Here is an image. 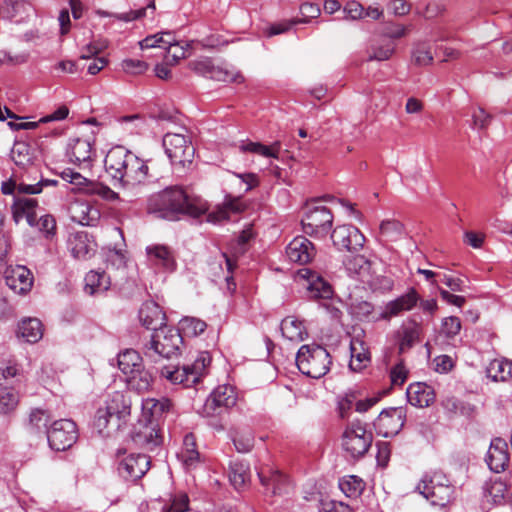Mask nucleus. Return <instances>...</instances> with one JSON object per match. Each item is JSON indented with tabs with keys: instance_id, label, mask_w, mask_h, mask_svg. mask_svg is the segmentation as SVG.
Masks as SVG:
<instances>
[{
	"instance_id": "nucleus-1",
	"label": "nucleus",
	"mask_w": 512,
	"mask_h": 512,
	"mask_svg": "<svg viewBox=\"0 0 512 512\" xmlns=\"http://www.w3.org/2000/svg\"><path fill=\"white\" fill-rule=\"evenodd\" d=\"M209 209L208 203L200 196L189 194L180 186L167 187L149 201V211L165 219H176L179 215L197 218Z\"/></svg>"
},
{
	"instance_id": "nucleus-2",
	"label": "nucleus",
	"mask_w": 512,
	"mask_h": 512,
	"mask_svg": "<svg viewBox=\"0 0 512 512\" xmlns=\"http://www.w3.org/2000/svg\"><path fill=\"white\" fill-rule=\"evenodd\" d=\"M148 162L123 146L111 148L104 160L106 172L125 188L144 185L148 181L151 177Z\"/></svg>"
},
{
	"instance_id": "nucleus-3",
	"label": "nucleus",
	"mask_w": 512,
	"mask_h": 512,
	"mask_svg": "<svg viewBox=\"0 0 512 512\" xmlns=\"http://www.w3.org/2000/svg\"><path fill=\"white\" fill-rule=\"evenodd\" d=\"M131 413V402L119 391L107 395L97 408L94 427L99 434L110 436L126 423Z\"/></svg>"
},
{
	"instance_id": "nucleus-4",
	"label": "nucleus",
	"mask_w": 512,
	"mask_h": 512,
	"mask_svg": "<svg viewBox=\"0 0 512 512\" xmlns=\"http://www.w3.org/2000/svg\"><path fill=\"white\" fill-rule=\"evenodd\" d=\"M211 360L210 353L202 351L198 354L193 363L183 366L172 364L162 365L159 368V373L162 378L172 385H181L184 388H190L196 386L207 374Z\"/></svg>"
},
{
	"instance_id": "nucleus-5",
	"label": "nucleus",
	"mask_w": 512,
	"mask_h": 512,
	"mask_svg": "<svg viewBox=\"0 0 512 512\" xmlns=\"http://www.w3.org/2000/svg\"><path fill=\"white\" fill-rule=\"evenodd\" d=\"M331 357L328 351L317 344L302 345L296 355L298 369L311 378H321L330 370Z\"/></svg>"
},
{
	"instance_id": "nucleus-6",
	"label": "nucleus",
	"mask_w": 512,
	"mask_h": 512,
	"mask_svg": "<svg viewBox=\"0 0 512 512\" xmlns=\"http://www.w3.org/2000/svg\"><path fill=\"white\" fill-rule=\"evenodd\" d=\"M417 490L433 506L444 507L453 497L454 488L449 479L442 472H433L426 474L419 484Z\"/></svg>"
},
{
	"instance_id": "nucleus-7",
	"label": "nucleus",
	"mask_w": 512,
	"mask_h": 512,
	"mask_svg": "<svg viewBox=\"0 0 512 512\" xmlns=\"http://www.w3.org/2000/svg\"><path fill=\"white\" fill-rule=\"evenodd\" d=\"M181 343L179 330L164 326L152 334L145 347V356L154 362H157L158 358H170L177 353Z\"/></svg>"
},
{
	"instance_id": "nucleus-8",
	"label": "nucleus",
	"mask_w": 512,
	"mask_h": 512,
	"mask_svg": "<svg viewBox=\"0 0 512 512\" xmlns=\"http://www.w3.org/2000/svg\"><path fill=\"white\" fill-rule=\"evenodd\" d=\"M166 155L174 166L185 168L194 159L195 148L190 138L180 133H166L163 137Z\"/></svg>"
},
{
	"instance_id": "nucleus-9",
	"label": "nucleus",
	"mask_w": 512,
	"mask_h": 512,
	"mask_svg": "<svg viewBox=\"0 0 512 512\" xmlns=\"http://www.w3.org/2000/svg\"><path fill=\"white\" fill-rule=\"evenodd\" d=\"M373 435L360 422L348 425L342 435V447L351 458H360L371 447Z\"/></svg>"
},
{
	"instance_id": "nucleus-10",
	"label": "nucleus",
	"mask_w": 512,
	"mask_h": 512,
	"mask_svg": "<svg viewBox=\"0 0 512 512\" xmlns=\"http://www.w3.org/2000/svg\"><path fill=\"white\" fill-rule=\"evenodd\" d=\"M49 446L56 451H65L73 446L78 439L76 423L70 419L54 421L47 430Z\"/></svg>"
},
{
	"instance_id": "nucleus-11",
	"label": "nucleus",
	"mask_w": 512,
	"mask_h": 512,
	"mask_svg": "<svg viewBox=\"0 0 512 512\" xmlns=\"http://www.w3.org/2000/svg\"><path fill=\"white\" fill-rule=\"evenodd\" d=\"M61 177L75 186V189L79 192L89 194V195H97L104 200L114 201L118 199V193L114 192L110 187L87 179L82 176L80 173L75 172L71 169H66L61 173Z\"/></svg>"
},
{
	"instance_id": "nucleus-12",
	"label": "nucleus",
	"mask_w": 512,
	"mask_h": 512,
	"mask_svg": "<svg viewBox=\"0 0 512 512\" xmlns=\"http://www.w3.org/2000/svg\"><path fill=\"white\" fill-rule=\"evenodd\" d=\"M306 234L323 237L330 230L333 223V215L324 206L309 208L301 221Z\"/></svg>"
},
{
	"instance_id": "nucleus-13",
	"label": "nucleus",
	"mask_w": 512,
	"mask_h": 512,
	"mask_svg": "<svg viewBox=\"0 0 512 512\" xmlns=\"http://www.w3.org/2000/svg\"><path fill=\"white\" fill-rule=\"evenodd\" d=\"M189 67L195 73L217 81L234 83H242L244 81V77L241 73H234L221 66H217L207 57L191 61Z\"/></svg>"
},
{
	"instance_id": "nucleus-14",
	"label": "nucleus",
	"mask_w": 512,
	"mask_h": 512,
	"mask_svg": "<svg viewBox=\"0 0 512 512\" xmlns=\"http://www.w3.org/2000/svg\"><path fill=\"white\" fill-rule=\"evenodd\" d=\"M406 420V412L402 407H391L383 410L375 420V428L384 437L397 435Z\"/></svg>"
},
{
	"instance_id": "nucleus-15",
	"label": "nucleus",
	"mask_w": 512,
	"mask_h": 512,
	"mask_svg": "<svg viewBox=\"0 0 512 512\" xmlns=\"http://www.w3.org/2000/svg\"><path fill=\"white\" fill-rule=\"evenodd\" d=\"M331 239L338 249L351 252L361 250L365 243V236L353 225L337 226L331 234Z\"/></svg>"
},
{
	"instance_id": "nucleus-16",
	"label": "nucleus",
	"mask_w": 512,
	"mask_h": 512,
	"mask_svg": "<svg viewBox=\"0 0 512 512\" xmlns=\"http://www.w3.org/2000/svg\"><path fill=\"white\" fill-rule=\"evenodd\" d=\"M297 277L306 281V290L310 298L330 299L333 296L331 284L317 272L309 268H302L298 270Z\"/></svg>"
},
{
	"instance_id": "nucleus-17",
	"label": "nucleus",
	"mask_w": 512,
	"mask_h": 512,
	"mask_svg": "<svg viewBox=\"0 0 512 512\" xmlns=\"http://www.w3.org/2000/svg\"><path fill=\"white\" fill-rule=\"evenodd\" d=\"M26 195H16L14 197L11 206L12 219L16 224L25 219L29 226L35 227L37 225L38 201Z\"/></svg>"
},
{
	"instance_id": "nucleus-18",
	"label": "nucleus",
	"mask_w": 512,
	"mask_h": 512,
	"mask_svg": "<svg viewBox=\"0 0 512 512\" xmlns=\"http://www.w3.org/2000/svg\"><path fill=\"white\" fill-rule=\"evenodd\" d=\"M150 468V458L145 454H130L119 462V474L131 481L142 478Z\"/></svg>"
},
{
	"instance_id": "nucleus-19",
	"label": "nucleus",
	"mask_w": 512,
	"mask_h": 512,
	"mask_svg": "<svg viewBox=\"0 0 512 512\" xmlns=\"http://www.w3.org/2000/svg\"><path fill=\"white\" fill-rule=\"evenodd\" d=\"M264 493L269 496L282 495L288 492L287 477L278 470L261 469L257 472Z\"/></svg>"
},
{
	"instance_id": "nucleus-20",
	"label": "nucleus",
	"mask_w": 512,
	"mask_h": 512,
	"mask_svg": "<svg viewBox=\"0 0 512 512\" xmlns=\"http://www.w3.org/2000/svg\"><path fill=\"white\" fill-rule=\"evenodd\" d=\"M286 255L291 262L306 264L315 256V248L306 237L298 236L288 244Z\"/></svg>"
},
{
	"instance_id": "nucleus-21",
	"label": "nucleus",
	"mask_w": 512,
	"mask_h": 512,
	"mask_svg": "<svg viewBox=\"0 0 512 512\" xmlns=\"http://www.w3.org/2000/svg\"><path fill=\"white\" fill-rule=\"evenodd\" d=\"M489 468L496 473L504 471L509 463L508 446L505 440L495 438L492 440L486 456Z\"/></svg>"
},
{
	"instance_id": "nucleus-22",
	"label": "nucleus",
	"mask_w": 512,
	"mask_h": 512,
	"mask_svg": "<svg viewBox=\"0 0 512 512\" xmlns=\"http://www.w3.org/2000/svg\"><path fill=\"white\" fill-rule=\"evenodd\" d=\"M419 299L420 297L416 290L411 288L406 294L388 302L381 313V318L388 320L400 315L402 312L410 311L416 306Z\"/></svg>"
},
{
	"instance_id": "nucleus-23",
	"label": "nucleus",
	"mask_w": 512,
	"mask_h": 512,
	"mask_svg": "<svg viewBox=\"0 0 512 512\" xmlns=\"http://www.w3.org/2000/svg\"><path fill=\"white\" fill-rule=\"evenodd\" d=\"M165 313L154 301H146L139 310V320L143 326L154 332L165 325Z\"/></svg>"
},
{
	"instance_id": "nucleus-24",
	"label": "nucleus",
	"mask_w": 512,
	"mask_h": 512,
	"mask_svg": "<svg viewBox=\"0 0 512 512\" xmlns=\"http://www.w3.org/2000/svg\"><path fill=\"white\" fill-rule=\"evenodd\" d=\"M68 156L71 162L89 167L95 156L92 141L80 138L72 140L69 144Z\"/></svg>"
},
{
	"instance_id": "nucleus-25",
	"label": "nucleus",
	"mask_w": 512,
	"mask_h": 512,
	"mask_svg": "<svg viewBox=\"0 0 512 512\" xmlns=\"http://www.w3.org/2000/svg\"><path fill=\"white\" fill-rule=\"evenodd\" d=\"M6 284L16 293L25 294L31 290L33 276L29 269L17 266L6 273Z\"/></svg>"
},
{
	"instance_id": "nucleus-26",
	"label": "nucleus",
	"mask_w": 512,
	"mask_h": 512,
	"mask_svg": "<svg viewBox=\"0 0 512 512\" xmlns=\"http://www.w3.org/2000/svg\"><path fill=\"white\" fill-rule=\"evenodd\" d=\"M245 209L246 205L240 197L228 195L225 197L222 205L217 206L214 211L208 214L207 220L212 223L228 220L230 214H238L243 212Z\"/></svg>"
},
{
	"instance_id": "nucleus-27",
	"label": "nucleus",
	"mask_w": 512,
	"mask_h": 512,
	"mask_svg": "<svg viewBox=\"0 0 512 512\" xmlns=\"http://www.w3.org/2000/svg\"><path fill=\"white\" fill-rule=\"evenodd\" d=\"M72 255L77 259H87L96 250V243L86 232H76L69 238Z\"/></svg>"
},
{
	"instance_id": "nucleus-28",
	"label": "nucleus",
	"mask_w": 512,
	"mask_h": 512,
	"mask_svg": "<svg viewBox=\"0 0 512 512\" xmlns=\"http://www.w3.org/2000/svg\"><path fill=\"white\" fill-rule=\"evenodd\" d=\"M133 439L135 443L142 446L143 448L147 450H153L162 442L159 424L150 421L144 425H141L139 430L135 433Z\"/></svg>"
},
{
	"instance_id": "nucleus-29",
	"label": "nucleus",
	"mask_w": 512,
	"mask_h": 512,
	"mask_svg": "<svg viewBox=\"0 0 512 512\" xmlns=\"http://www.w3.org/2000/svg\"><path fill=\"white\" fill-rule=\"evenodd\" d=\"M146 254L149 262L154 266L168 271L175 269V259L169 247L160 244L151 245L146 248Z\"/></svg>"
},
{
	"instance_id": "nucleus-30",
	"label": "nucleus",
	"mask_w": 512,
	"mask_h": 512,
	"mask_svg": "<svg viewBox=\"0 0 512 512\" xmlns=\"http://www.w3.org/2000/svg\"><path fill=\"white\" fill-rule=\"evenodd\" d=\"M406 394L409 403L416 407H428L435 400L433 388L421 382L410 384Z\"/></svg>"
},
{
	"instance_id": "nucleus-31",
	"label": "nucleus",
	"mask_w": 512,
	"mask_h": 512,
	"mask_svg": "<svg viewBox=\"0 0 512 512\" xmlns=\"http://www.w3.org/2000/svg\"><path fill=\"white\" fill-rule=\"evenodd\" d=\"M177 456L187 470L195 469L201 463L196 438L192 433L184 436L182 448Z\"/></svg>"
},
{
	"instance_id": "nucleus-32",
	"label": "nucleus",
	"mask_w": 512,
	"mask_h": 512,
	"mask_svg": "<svg viewBox=\"0 0 512 512\" xmlns=\"http://www.w3.org/2000/svg\"><path fill=\"white\" fill-rule=\"evenodd\" d=\"M236 394L232 386L221 385L213 390L206 401V408L215 410L217 408H229L236 404Z\"/></svg>"
},
{
	"instance_id": "nucleus-33",
	"label": "nucleus",
	"mask_w": 512,
	"mask_h": 512,
	"mask_svg": "<svg viewBox=\"0 0 512 512\" xmlns=\"http://www.w3.org/2000/svg\"><path fill=\"white\" fill-rule=\"evenodd\" d=\"M172 408V403L168 398H147L142 402V414L147 418V422L153 421L158 423V420L168 413Z\"/></svg>"
},
{
	"instance_id": "nucleus-34",
	"label": "nucleus",
	"mask_w": 512,
	"mask_h": 512,
	"mask_svg": "<svg viewBox=\"0 0 512 512\" xmlns=\"http://www.w3.org/2000/svg\"><path fill=\"white\" fill-rule=\"evenodd\" d=\"M20 402V395L14 385L0 383V414L12 415Z\"/></svg>"
},
{
	"instance_id": "nucleus-35",
	"label": "nucleus",
	"mask_w": 512,
	"mask_h": 512,
	"mask_svg": "<svg viewBox=\"0 0 512 512\" xmlns=\"http://www.w3.org/2000/svg\"><path fill=\"white\" fill-rule=\"evenodd\" d=\"M421 327L415 320H409L401 326L399 332V352L404 353L420 341Z\"/></svg>"
},
{
	"instance_id": "nucleus-36",
	"label": "nucleus",
	"mask_w": 512,
	"mask_h": 512,
	"mask_svg": "<svg viewBox=\"0 0 512 512\" xmlns=\"http://www.w3.org/2000/svg\"><path fill=\"white\" fill-rule=\"evenodd\" d=\"M241 152L253 153L266 158H279V152L281 150V142L275 141L271 145L267 146L260 142L242 141L239 145Z\"/></svg>"
},
{
	"instance_id": "nucleus-37",
	"label": "nucleus",
	"mask_w": 512,
	"mask_h": 512,
	"mask_svg": "<svg viewBox=\"0 0 512 512\" xmlns=\"http://www.w3.org/2000/svg\"><path fill=\"white\" fill-rule=\"evenodd\" d=\"M280 329L283 337L290 341L300 342L307 337L305 326L294 316L284 318L281 322Z\"/></svg>"
},
{
	"instance_id": "nucleus-38",
	"label": "nucleus",
	"mask_w": 512,
	"mask_h": 512,
	"mask_svg": "<svg viewBox=\"0 0 512 512\" xmlns=\"http://www.w3.org/2000/svg\"><path fill=\"white\" fill-rule=\"evenodd\" d=\"M110 285V277L104 271L92 270L85 276V291L90 295L103 293Z\"/></svg>"
},
{
	"instance_id": "nucleus-39",
	"label": "nucleus",
	"mask_w": 512,
	"mask_h": 512,
	"mask_svg": "<svg viewBox=\"0 0 512 512\" xmlns=\"http://www.w3.org/2000/svg\"><path fill=\"white\" fill-rule=\"evenodd\" d=\"M18 334L27 342L36 343L43 336L42 323L37 318L23 319L19 323Z\"/></svg>"
},
{
	"instance_id": "nucleus-40",
	"label": "nucleus",
	"mask_w": 512,
	"mask_h": 512,
	"mask_svg": "<svg viewBox=\"0 0 512 512\" xmlns=\"http://www.w3.org/2000/svg\"><path fill=\"white\" fill-rule=\"evenodd\" d=\"M143 366L140 354L133 349H126L118 354V367L126 375L135 373Z\"/></svg>"
},
{
	"instance_id": "nucleus-41",
	"label": "nucleus",
	"mask_w": 512,
	"mask_h": 512,
	"mask_svg": "<svg viewBox=\"0 0 512 512\" xmlns=\"http://www.w3.org/2000/svg\"><path fill=\"white\" fill-rule=\"evenodd\" d=\"M70 212L72 220L84 226L92 225L98 216L97 210L85 202L74 203L70 207Z\"/></svg>"
},
{
	"instance_id": "nucleus-42",
	"label": "nucleus",
	"mask_w": 512,
	"mask_h": 512,
	"mask_svg": "<svg viewBox=\"0 0 512 512\" xmlns=\"http://www.w3.org/2000/svg\"><path fill=\"white\" fill-rule=\"evenodd\" d=\"M351 360L349 363L350 369L353 371H360L370 362V354L364 348L363 342L358 339H353L350 344Z\"/></svg>"
},
{
	"instance_id": "nucleus-43",
	"label": "nucleus",
	"mask_w": 512,
	"mask_h": 512,
	"mask_svg": "<svg viewBox=\"0 0 512 512\" xmlns=\"http://www.w3.org/2000/svg\"><path fill=\"white\" fill-rule=\"evenodd\" d=\"M381 242H395L404 235V226L398 220H383L379 227Z\"/></svg>"
},
{
	"instance_id": "nucleus-44",
	"label": "nucleus",
	"mask_w": 512,
	"mask_h": 512,
	"mask_svg": "<svg viewBox=\"0 0 512 512\" xmlns=\"http://www.w3.org/2000/svg\"><path fill=\"white\" fill-rule=\"evenodd\" d=\"M250 477L251 473L248 465L238 461L230 464L229 478L237 490L245 488L250 482Z\"/></svg>"
},
{
	"instance_id": "nucleus-45",
	"label": "nucleus",
	"mask_w": 512,
	"mask_h": 512,
	"mask_svg": "<svg viewBox=\"0 0 512 512\" xmlns=\"http://www.w3.org/2000/svg\"><path fill=\"white\" fill-rule=\"evenodd\" d=\"M252 236L253 234L250 229L243 230L238 236L235 245L231 247L232 257L228 256L226 253H223V257L225 258L227 270L229 273H232L236 267L234 258L242 255L246 251V244L252 238Z\"/></svg>"
},
{
	"instance_id": "nucleus-46",
	"label": "nucleus",
	"mask_w": 512,
	"mask_h": 512,
	"mask_svg": "<svg viewBox=\"0 0 512 512\" xmlns=\"http://www.w3.org/2000/svg\"><path fill=\"white\" fill-rule=\"evenodd\" d=\"M487 376L493 381H506L512 376L511 361L503 359H494L487 367Z\"/></svg>"
},
{
	"instance_id": "nucleus-47",
	"label": "nucleus",
	"mask_w": 512,
	"mask_h": 512,
	"mask_svg": "<svg viewBox=\"0 0 512 512\" xmlns=\"http://www.w3.org/2000/svg\"><path fill=\"white\" fill-rule=\"evenodd\" d=\"M507 491V484L500 478L490 479L484 487L485 497L494 504L502 503Z\"/></svg>"
},
{
	"instance_id": "nucleus-48",
	"label": "nucleus",
	"mask_w": 512,
	"mask_h": 512,
	"mask_svg": "<svg viewBox=\"0 0 512 512\" xmlns=\"http://www.w3.org/2000/svg\"><path fill=\"white\" fill-rule=\"evenodd\" d=\"M339 488L350 498H357L365 488L363 480L357 476L349 475L339 481Z\"/></svg>"
},
{
	"instance_id": "nucleus-49",
	"label": "nucleus",
	"mask_w": 512,
	"mask_h": 512,
	"mask_svg": "<svg viewBox=\"0 0 512 512\" xmlns=\"http://www.w3.org/2000/svg\"><path fill=\"white\" fill-rule=\"evenodd\" d=\"M152 382L153 377L149 371L144 369V366H142L139 371H135V373L130 374L128 379L129 386L138 392L149 390Z\"/></svg>"
},
{
	"instance_id": "nucleus-50",
	"label": "nucleus",
	"mask_w": 512,
	"mask_h": 512,
	"mask_svg": "<svg viewBox=\"0 0 512 512\" xmlns=\"http://www.w3.org/2000/svg\"><path fill=\"white\" fill-rule=\"evenodd\" d=\"M206 328V322L195 317L187 316L182 318L179 322V330L189 337H196L202 334Z\"/></svg>"
},
{
	"instance_id": "nucleus-51",
	"label": "nucleus",
	"mask_w": 512,
	"mask_h": 512,
	"mask_svg": "<svg viewBox=\"0 0 512 512\" xmlns=\"http://www.w3.org/2000/svg\"><path fill=\"white\" fill-rule=\"evenodd\" d=\"M11 159L18 166L29 165L32 161L29 146L25 142H15L11 149Z\"/></svg>"
},
{
	"instance_id": "nucleus-52",
	"label": "nucleus",
	"mask_w": 512,
	"mask_h": 512,
	"mask_svg": "<svg viewBox=\"0 0 512 512\" xmlns=\"http://www.w3.org/2000/svg\"><path fill=\"white\" fill-rule=\"evenodd\" d=\"M442 405L444 409L452 415H468L472 411L469 404L454 396L446 397L443 400Z\"/></svg>"
},
{
	"instance_id": "nucleus-53",
	"label": "nucleus",
	"mask_w": 512,
	"mask_h": 512,
	"mask_svg": "<svg viewBox=\"0 0 512 512\" xmlns=\"http://www.w3.org/2000/svg\"><path fill=\"white\" fill-rule=\"evenodd\" d=\"M345 267L350 273H354L365 280L363 274L369 270L370 263L363 256H353L345 261Z\"/></svg>"
},
{
	"instance_id": "nucleus-54",
	"label": "nucleus",
	"mask_w": 512,
	"mask_h": 512,
	"mask_svg": "<svg viewBox=\"0 0 512 512\" xmlns=\"http://www.w3.org/2000/svg\"><path fill=\"white\" fill-rule=\"evenodd\" d=\"M168 43V50L166 55V61L172 62L173 64L178 63L180 59L186 58L187 55V48L189 47V44L186 43L185 45H182L177 42H171L166 41Z\"/></svg>"
},
{
	"instance_id": "nucleus-55",
	"label": "nucleus",
	"mask_w": 512,
	"mask_h": 512,
	"mask_svg": "<svg viewBox=\"0 0 512 512\" xmlns=\"http://www.w3.org/2000/svg\"><path fill=\"white\" fill-rule=\"evenodd\" d=\"M120 121L125 125L124 129L130 133H142L147 127L146 120L140 115L124 116Z\"/></svg>"
},
{
	"instance_id": "nucleus-56",
	"label": "nucleus",
	"mask_w": 512,
	"mask_h": 512,
	"mask_svg": "<svg viewBox=\"0 0 512 512\" xmlns=\"http://www.w3.org/2000/svg\"><path fill=\"white\" fill-rule=\"evenodd\" d=\"M236 450L240 453L249 452L254 446V437L251 432H237L233 437Z\"/></svg>"
},
{
	"instance_id": "nucleus-57",
	"label": "nucleus",
	"mask_w": 512,
	"mask_h": 512,
	"mask_svg": "<svg viewBox=\"0 0 512 512\" xmlns=\"http://www.w3.org/2000/svg\"><path fill=\"white\" fill-rule=\"evenodd\" d=\"M19 369L15 364H9L0 370V383L5 385H14L16 388L20 385Z\"/></svg>"
},
{
	"instance_id": "nucleus-58",
	"label": "nucleus",
	"mask_w": 512,
	"mask_h": 512,
	"mask_svg": "<svg viewBox=\"0 0 512 512\" xmlns=\"http://www.w3.org/2000/svg\"><path fill=\"white\" fill-rule=\"evenodd\" d=\"M344 20H360L364 17V7L357 1H348L342 9Z\"/></svg>"
},
{
	"instance_id": "nucleus-59",
	"label": "nucleus",
	"mask_w": 512,
	"mask_h": 512,
	"mask_svg": "<svg viewBox=\"0 0 512 512\" xmlns=\"http://www.w3.org/2000/svg\"><path fill=\"white\" fill-rule=\"evenodd\" d=\"M395 51V45L392 43H387L381 46L372 47L371 52L369 54V60H377V61H385L388 60Z\"/></svg>"
},
{
	"instance_id": "nucleus-60",
	"label": "nucleus",
	"mask_w": 512,
	"mask_h": 512,
	"mask_svg": "<svg viewBox=\"0 0 512 512\" xmlns=\"http://www.w3.org/2000/svg\"><path fill=\"white\" fill-rule=\"evenodd\" d=\"M39 230L45 234L46 238H52L56 234V220L54 216L50 214H46L40 217L37 221V225Z\"/></svg>"
},
{
	"instance_id": "nucleus-61",
	"label": "nucleus",
	"mask_w": 512,
	"mask_h": 512,
	"mask_svg": "<svg viewBox=\"0 0 512 512\" xmlns=\"http://www.w3.org/2000/svg\"><path fill=\"white\" fill-rule=\"evenodd\" d=\"M122 69L128 74H142L148 69L147 63L139 59H125L122 61Z\"/></svg>"
},
{
	"instance_id": "nucleus-62",
	"label": "nucleus",
	"mask_w": 512,
	"mask_h": 512,
	"mask_svg": "<svg viewBox=\"0 0 512 512\" xmlns=\"http://www.w3.org/2000/svg\"><path fill=\"white\" fill-rule=\"evenodd\" d=\"M308 23L306 19H292L273 24L267 30L268 36H274L288 31L293 25Z\"/></svg>"
},
{
	"instance_id": "nucleus-63",
	"label": "nucleus",
	"mask_w": 512,
	"mask_h": 512,
	"mask_svg": "<svg viewBox=\"0 0 512 512\" xmlns=\"http://www.w3.org/2000/svg\"><path fill=\"white\" fill-rule=\"evenodd\" d=\"M50 415L42 409H34L30 413L29 422L36 429L46 428Z\"/></svg>"
},
{
	"instance_id": "nucleus-64",
	"label": "nucleus",
	"mask_w": 512,
	"mask_h": 512,
	"mask_svg": "<svg viewBox=\"0 0 512 512\" xmlns=\"http://www.w3.org/2000/svg\"><path fill=\"white\" fill-rule=\"evenodd\" d=\"M460 329L461 321L456 316L447 317L442 322V331L447 337H454L460 332Z\"/></svg>"
}]
</instances>
